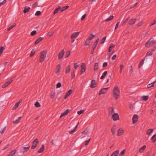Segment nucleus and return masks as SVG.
I'll use <instances>...</instances> for the list:
<instances>
[{
  "label": "nucleus",
  "mask_w": 156,
  "mask_h": 156,
  "mask_svg": "<svg viewBox=\"0 0 156 156\" xmlns=\"http://www.w3.org/2000/svg\"><path fill=\"white\" fill-rule=\"evenodd\" d=\"M112 92L113 97L116 100L118 99L120 94V89L118 85L115 86L113 88Z\"/></svg>",
  "instance_id": "1"
},
{
  "label": "nucleus",
  "mask_w": 156,
  "mask_h": 156,
  "mask_svg": "<svg viewBox=\"0 0 156 156\" xmlns=\"http://www.w3.org/2000/svg\"><path fill=\"white\" fill-rule=\"evenodd\" d=\"M47 51L44 50L41 51L39 54V60L40 62H42L44 60L47 54Z\"/></svg>",
  "instance_id": "2"
},
{
  "label": "nucleus",
  "mask_w": 156,
  "mask_h": 156,
  "mask_svg": "<svg viewBox=\"0 0 156 156\" xmlns=\"http://www.w3.org/2000/svg\"><path fill=\"white\" fill-rule=\"evenodd\" d=\"M156 44V42L153 38H151L145 44L146 47L149 48L151 47H152Z\"/></svg>",
  "instance_id": "3"
},
{
  "label": "nucleus",
  "mask_w": 156,
  "mask_h": 156,
  "mask_svg": "<svg viewBox=\"0 0 156 156\" xmlns=\"http://www.w3.org/2000/svg\"><path fill=\"white\" fill-rule=\"evenodd\" d=\"M30 148V146L28 145L27 144L26 145L25 147L22 146L20 148V150L23 153L27 152L28 151Z\"/></svg>",
  "instance_id": "4"
},
{
  "label": "nucleus",
  "mask_w": 156,
  "mask_h": 156,
  "mask_svg": "<svg viewBox=\"0 0 156 156\" xmlns=\"http://www.w3.org/2000/svg\"><path fill=\"white\" fill-rule=\"evenodd\" d=\"M111 118L114 121H116L119 120V114L117 113H115L111 116Z\"/></svg>",
  "instance_id": "5"
},
{
  "label": "nucleus",
  "mask_w": 156,
  "mask_h": 156,
  "mask_svg": "<svg viewBox=\"0 0 156 156\" xmlns=\"http://www.w3.org/2000/svg\"><path fill=\"white\" fill-rule=\"evenodd\" d=\"M38 143V139H36L32 143V145L31 147V149H35Z\"/></svg>",
  "instance_id": "6"
},
{
  "label": "nucleus",
  "mask_w": 156,
  "mask_h": 156,
  "mask_svg": "<svg viewBox=\"0 0 156 156\" xmlns=\"http://www.w3.org/2000/svg\"><path fill=\"white\" fill-rule=\"evenodd\" d=\"M108 87L106 88H104L101 89L98 95H101V94H105L107 91Z\"/></svg>",
  "instance_id": "7"
},
{
  "label": "nucleus",
  "mask_w": 156,
  "mask_h": 156,
  "mask_svg": "<svg viewBox=\"0 0 156 156\" xmlns=\"http://www.w3.org/2000/svg\"><path fill=\"white\" fill-rule=\"evenodd\" d=\"M99 41V39L98 38L96 40V41H95V42L94 44V46H93L92 48V51L91 53V54H93L94 50L96 46H97V45Z\"/></svg>",
  "instance_id": "8"
},
{
  "label": "nucleus",
  "mask_w": 156,
  "mask_h": 156,
  "mask_svg": "<svg viewBox=\"0 0 156 156\" xmlns=\"http://www.w3.org/2000/svg\"><path fill=\"white\" fill-rule=\"evenodd\" d=\"M65 53V52L63 50H62L59 53L58 55V59H61Z\"/></svg>",
  "instance_id": "9"
},
{
  "label": "nucleus",
  "mask_w": 156,
  "mask_h": 156,
  "mask_svg": "<svg viewBox=\"0 0 156 156\" xmlns=\"http://www.w3.org/2000/svg\"><path fill=\"white\" fill-rule=\"evenodd\" d=\"M138 116L137 115H134L132 118L133 123L134 124L136 123L138 121Z\"/></svg>",
  "instance_id": "10"
},
{
  "label": "nucleus",
  "mask_w": 156,
  "mask_h": 156,
  "mask_svg": "<svg viewBox=\"0 0 156 156\" xmlns=\"http://www.w3.org/2000/svg\"><path fill=\"white\" fill-rule=\"evenodd\" d=\"M114 110L113 108L110 107L108 108V114L111 116L114 113Z\"/></svg>",
  "instance_id": "11"
},
{
  "label": "nucleus",
  "mask_w": 156,
  "mask_h": 156,
  "mask_svg": "<svg viewBox=\"0 0 156 156\" xmlns=\"http://www.w3.org/2000/svg\"><path fill=\"white\" fill-rule=\"evenodd\" d=\"M124 130L122 128H120L117 131V135L120 136L122 135L124 133Z\"/></svg>",
  "instance_id": "12"
},
{
  "label": "nucleus",
  "mask_w": 156,
  "mask_h": 156,
  "mask_svg": "<svg viewBox=\"0 0 156 156\" xmlns=\"http://www.w3.org/2000/svg\"><path fill=\"white\" fill-rule=\"evenodd\" d=\"M22 101V100L21 99L18 102L16 103L15 105L12 108V109L15 110L16 109L19 105L20 104L21 102Z\"/></svg>",
  "instance_id": "13"
},
{
  "label": "nucleus",
  "mask_w": 156,
  "mask_h": 156,
  "mask_svg": "<svg viewBox=\"0 0 156 156\" xmlns=\"http://www.w3.org/2000/svg\"><path fill=\"white\" fill-rule=\"evenodd\" d=\"M96 86V84L95 82V81L94 80H92L91 81L90 87L93 88H95Z\"/></svg>",
  "instance_id": "14"
},
{
  "label": "nucleus",
  "mask_w": 156,
  "mask_h": 156,
  "mask_svg": "<svg viewBox=\"0 0 156 156\" xmlns=\"http://www.w3.org/2000/svg\"><path fill=\"white\" fill-rule=\"evenodd\" d=\"M70 110L69 109H68L66 110L64 112L62 113L61 115H60V118H61L62 117L67 115L68 113L69 112Z\"/></svg>",
  "instance_id": "15"
},
{
  "label": "nucleus",
  "mask_w": 156,
  "mask_h": 156,
  "mask_svg": "<svg viewBox=\"0 0 156 156\" xmlns=\"http://www.w3.org/2000/svg\"><path fill=\"white\" fill-rule=\"evenodd\" d=\"M13 80L12 79H11L9 81H8L5 83H4L2 85V87L3 88H5L8 85L11 83L12 81Z\"/></svg>",
  "instance_id": "16"
},
{
  "label": "nucleus",
  "mask_w": 156,
  "mask_h": 156,
  "mask_svg": "<svg viewBox=\"0 0 156 156\" xmlns=\"http://www.w3.org/2000/svg\"><path fill=\"white\" fill-rule=\"evenodd\" d=\"M61 65L59 64H58L56 66V71L55 73L56 74L59 73L60 72L61 70Z\"/></svg>",
  "instance_id": "17"
},
{
  "label": "nucleus",
  "mask_w": 156,
  "mask_h": 156,
  "mask_svg": "<svg viewBox=\"0 0 156 156\" xmlns=\"http://www.w3.org/2000/svg\"><path fill=\"white\" fill-rule=\"evenodd\" d=\"M79 33V32H78L73 34L71 36V38L74 39L76 38L78 36Z\"/></svg>",
  "instance_id": "18"
},
{
  "label": "nucleus",
  "mask_w": 156,
  "mask_h": 156,
  "mask_svg": "<svg viewBox=\"0 0 156 156\" xmlns=\"http://www.w3.org/2000/svg\"><path fill=\"white\" fill-rule=\"evenodd\" d=\"M44 150V144L42 145L41 147L37 151L38 153H41L43 152Z\"/></svg>",
  "instance_id": "19"
},
{
  "label": "nucleus",
  "mask_w": 156,
  "mask_h": 156,
  "mask_svg": "<svg viewBox=\"0 0 156 156\" xmlns=\"http://www.w3.org/2000/svg\"><path fill=\"white\" fill-rule=\"evenodd\" d=\"M136 19H131L129 22V25H131L134 24L136 21Z\"/></svg>",
  "instance_id": "20"
},
{
  "label": "nucleus",
  "mask_w": 156,
  "mask_h": 156,
  "mask_svg": "<svg viewBox=\"0 0 156 156\" xmlns=\"http://www.w3.org/2000/svg\"><path fill=\"white\" fill-rule=\"evenodd\" d=\"M43 38L42 37H39L35 41V44H37L39 43L43 40Z\"/></svg>",
  "instance_id": "21"
},
{
  "label": "nucleus",
  "mask_w": 156,
  "mask_h": 156,
  "mask_svg": "<svg viewBox=\"0 0 156 156\" xmlns=\"http://www.w3.org/2000/svg\"><path fill=\"white\" fill-rule=\"evenodd\" d=\"M98 63H95L94 66V71L97 72L98 69Z\"/></svg>",
  "instance_id": "22"
},
{
  "label": "nucleus",
  "mask_w": 156,
  "mask_h": 156,
  "mask_svg": "<svg viewBox=\"0 0 156 156\" xmlns=\"http://www.w3.org/2000/svg\"><path fill=\"white\" fill-rule=\"evenodd\" d=\"M61 9V7L58 6L57 8L55 9L53 12L54 15L58 13Z\"/></svg>",
  "instance_id": "23"
},
{
  "label": "nucleus",
  "mask_w": 156,
  "mask_h": 156,
  "mask_svg": "<svg viewBox=\"0 0 156 156\" xmlns=\"http://www.w3.org/2000/svg\"><path fill=\"white\" fill-rule=\"evenodd\" d=\"M115 47V45L111 43L110 44V47L108 48V52H110L111 50L114 48Z\"/></svg>",
  "instance_id": "24"
},
{
  "label": "nucleus",
  "mask_w": 156,
  "mask_h": 156,
  "mask_svg": "<svg viewBox=\"0 0 156 156\" xmlns=\"http://www.w3.org/2000/svg\"><path fill=\"white\" fill-rule=\"evenodd\" d=\"M156 82V81L155 80L151 83L148 84L147 85V87L148 88H150L151 87H153L154 86V84Z\"/></svg>",
  "instance_id": "25"
},
{
  "label": "nucleus",
  "mask_w": 156,
  "mask_h": 156,
  "mask_svg": "<svg viewBox=\"0 0 156 156\" xmlns=\"http://www.w3.org/2000/svg\"><path fill=\"white\" fill-rule=\"evenodd\" d=\"M116 129V126L114 125L113 126L111 129V132L113 135L115 134Z\"/></svg>",
  "instance_id": "26"
},
{
  "label": "nucleus",
  "mask_w": 156,
  "mask_h": 156,
  "mask_svg": "<svg viewBox=\"0 0 156 156\" xmlns=\"http://www.w3.org/2000/svg\"><path fill=\"white\" fill-rule=\"evenodd\" d=\"M21 118V117H19L17 118V119L15 121H14L13 122V123L14 124H17L19 123V121Z\"/></svg>",
  "instance_id": "27"
},
{
  "label": "nucleus",
  "mask_w": 156,
  "mask_h": 156,
  "mask_svg": "<svg viewBox=\"0 0 156 156\" xmlns=\"http://www.w3.org/2000/svg\"><path fill=\"white\" fill-rule=\"evenodd\" d=\"M151 140L153 142H155L156 141V134H154L151 137Z\"/></svg>",
  "instance_id": "28"
},
{
  "label": "nucleus",
  "mask_w": 156,
  "mask_h": 156,
  "mask_svg": "<svg viewBox=\"0 0 156 156\" xmlns=\"http://www.w3.org/2000/svg\"><path fill=\"white\" fill-rule=\"evenodd\" d=\"M153 131V129H148L147 131L146 134L148 135H150L151 133Z\"/></svg>",
  "instance_id": "29"
},
{
  "label": "nucleus",
  "mask_w": 156,
  "mask_h": 156,
  "mask_svg": "<svg viewBox=\"0 0 156 156\" xmlns=\"http://www.w3.org/2000/svg\"><path fill=\"white\" fill-rule=\"evenodd\" d=\"M70 68L69 66H68L66 68L65 70V73H68L70 72Z\"/></svg>",
  "instance_id": "30"
},
{
  "label": "nucleus",
  "mask_w": 156,
  "mask_h": 156,
  "mask_svg": "<svg viewBox=\"0 0 156 156\" xmlns=\"http://www.w3.org/2000/svg\"><path fill=\"white\" fill-rule=\"evenodd\" d=\"M79 124V123H78L76 126H75L74 129H73V130L69 132V133L70 134H73L75 131L76 129L77 128L78 125Z\"/></svg>",
  "instance_id": "31"
},
{
  "label": "nucleus",
  "mask_w": 156,
  "mask_h": 156,
  "mask_svg": "<svg viewBox=\"0 0 156 156\" xmlns=\"http://www.w3.org/2000/svg\"><path fill=\"white\" fill-rule=\"evenodd\" d=\"M16 150H14L12 151L8 154V156H12L16 153Z\"/></svg>",
  "instance_id": "32"
},
{
  "label": "nucleus",
  "mask_w": 156,
  "mask_h": 156,
  "mask_svg": "<svg viewBox=\"0 0 156 156\" xmlns=\"http://www.w3.org/2000/svg\"><path fill=\"white\" fill-rule=\"evenodd\" d=\"M146 147L145 145L143 147L140 149L139 150V152L140 153L143 152L145 149Z\"/></svg>",
  "instance_id": "33"
},
{
  "label": "nucleus",
  "mask_w": 156,
  "mask_h": 156,
  "mask_svg": "<svg viewBox=\"0 0 156 156\" xmlns=\"http://www.w3.org/2000/svg\"><path fill=\"white\" fill-rule=\"evenodd\" d=\"M30 9V8L29 7H25L24 9L23 10V12L24 13L28 12Z\"/></svg>",
  "instance_id": "34"
},
{
  "label": "nucleus",
  "mask_w": 156,
  "mask_h": 156,
  "mask_svg": "<svg viewBox=\"0 0 156 156\" xmlns=\"http://www.w3.org/2000/svg\"><path fill=\"white\" fill-rule=\"evenodd\" d=\"M55 95V93L54 91H52L51 93L50 96L51 98H54Z\"/></svg>",
  "instance_id": "35"
},
{
  "label": "nucleus",
  "mask_w": 156,
  "mask_h": 156,
  "mask_svg": "<svg viewBox=\"0 0 156 156\" xmlns=\"http://www.w3.org/2000/svg\"><path fill=\"white\" fill-rule=\"evenodd\" d=\"M107 74V72L106 71H105L103 73L102 76H101V79H103L105 77V76Z\"/></svg>",
  "instance_id": "36"
},
{
  "label": "nucleus",
  "mask_w": 156,
  "mask_h": 156,
  "mask_svg": "<svg viewBox=\"0 0 156 156\" xmlns=\"http://www.w3.org/2000/svg\"><path fill=\"white\" fill-rule=\"evenodd\" d=\"M95 36V35H93L92 34H91L90 36L88 37L87 39L90 41L93 37Z\"/></svg>",
  "instance_id": "37"
},
{
  "label": "nucleus",
  "mask_w": 156,
  "mask_h": 156,
  "mask_svg": "<svg viewBox=\"0 0 156 156\" xmlns=\"http://www.w3.org/2000/svg\"><path fill=\"white\" fill-rule=\"evenodd\" d=\"M113 17H114V16H110L108 18L106 19L105 20V21H106V22L109 21L111 20H112L113 18Z\"/></svg>",
  "instance_id": "38"
},
{
  "label": "nucleus",
  "mask_w": 156,
  "mask_h": 156,
  "mask_svg": "<svg viewBox=\"0 0 156 156\" xmlns=\"http://www.w3.org/2000/svg\"><path fill=\"white\" fill-rule=\"evenodd\" d=\"M142 98L144 101H147L148 98V96H142Z\"/></svg>",
  "instance_id": "39"
},
{
  "label": "nucleus",
  "mask_w": 156,
  "mask_h": 156,
  "mask_svg": "<svg viewBox=\"0 0 156 156\" xmlns=\"http://www.w3.org/2000/svg\"><path fill=\"white\" fill-rule=\"evenodd\" d=\"M106 38V36L104 37L101 40L100 44H103Z\"/></svg>",
  "instance_id": "40"
},
{
  "label": "nucleus",
  "mask_w": 156,
  "mask_h": 156,
  "mask_svg": "<svg viewBox=\"0 0 156 156\" xmlns=\"http://www.w3.org/2000/svg\"><path fill=\"white\" fill-rule=\"evenodd\" d=\"M69 7V6L67 5L66 6H64L61 9V8L60 11L61 12H62L65 9H67Z\"/></svg>",
  "instance_id": "41"
},
{
  "label": "nucleus",
  "mask_w": 156,
  "mask_h": 156,
  "mask_svg": "<svg viewBox=\"0 0 156 156\" xmlns=\"http://www.w3.org/2000/svg\"><path fill=\"white\" fill-rule=\"evenodd\" d=\"M145 60V59H143L140 63L139 65V67L140 68L141 66L143 65L144 63V62Z\"/></svg>",
  "instance_id": "42"
},
{
  "label": "nucleus",
  "mask_w": 156,
  "mask_h": 156,
  "mask_svg": "<svg viewBox=\"0 0 156 156\" xmlns=\"http://www.w3.org/2000/svg\"><path fill=\"white\" fill-rule=\"evenodd\" d=\"M72 92L73 90H69L66 94H67V96H69L72 93Z\"/></svg>",
  "instance_id": "43"
},
{
  "label": "nucleus",
  "mask_w": 156,
  "mask_h": 156,
  "mask_svg": "<svg viewBox=\"0 0 156 156\" xmlns=\"http://www.w3.org/2000/svg\"><path fill=\"white\" fill-rule=\"evenodd\" d=\"M90 41L89 40L87 39L85 41V46L89 45L90 43Z\"/></svg>",
  "instance_id": "44"
},
{
  "label": "nucleus",
  "mask_w": 156,
  "mask_h": 156,
  "mask_svg": "<svg viewBox=\"0 0 156 156\" xmlns=\"http://www.w3.org/2000/svg\"><path fill=\"white\" fill-rule=\"evenodd\" d=\"M125 152V150H123L122 151H121L120 153L119 156H123Z\"/></svg>",
  "instance_id": "45"
},
{
  "label": "nucleus",
  "mask_w": 156,
  "mask_h": 156,
  "mask_svg": "<svg viewBox=\"0 0 156 156\" xmlns=\"http://www.w3.org/2000/svg\"><path fill=\"white\" fill-rule=\"evenodd\" d=\"M35 50L34 49H33L31 51V53L30 55V57H32V56H33L35 53Z\"/></svg>",
  "instance_id": "46"
},
{
  "label": "nucleus",
  "mask_w": 156,
  "mask_h": 156,
  "mask_svg": "<svg viewBox=\"0 0 156 156\" xmlns=\"http://www.w3.org/2000/svg\"><path fill=\"white\" fill-rule=\"evenodd\" d=\"M144 22L143 21H142L140 22H139V23H138L137 24V26L138 27H140L143 24H144Z\"/></svg>",
  "instance_id": "47"
},
{
  "label": "nucleus",
  "mask_w": 156,
  "mask_h": 156,
  "mask_svg": "<svg viewBox=\"0 0 156 156\" xmlns=\"http://www.w3.org/2000/svg\"><path fill=\"white\" fill-rule=\"evenodd\" d=\"M34 105L37 108L41 106L40 104L39 103V102L38 101H36V102L34 104Z\"/></svg>",
  "instance_id": "48"
},
{
  "label": "nucleus",
  "mask_w": 156,
  "mask_h": 156,
  "mask_svg": "<svg viewBox=\"0 0 156 156\" xmlns=\"http://www.w3.org/2000/svg\"><path fill=\"white\" fill-rule=\"evenodd\" d=\"M16 24L14 23L10 27H9L7 29L8 31L10 30L13 27H14L16 26Z\"/></svg>",
  "instance_id": "49"
},
{
  "label": "nucleus",
  "mask_w": 156,
  "mask_h": 156,
  "mask_svg": "<svg viewBox=\"0 0 156 156\" xmlns=\"http://www.w3.org/2000/svg\"><path fill=\"white\" fill-rule=\"evenodd\" d=\"M70 54V51H68L66 53L65 55V57H68Z\"/></svg>",
  "instance_id": "50"
},
{
  "label": "nucleus",
  "mask_w": 156,
  "mask_h": 156,
  "mask_svg": "<svg viewBox=\"0 0 156 156\" xmlns=\"http://www.w3.org/2000/svg\"><path fill=\"white\" fill-rule=\"evenodd\" d=\"M4 50V48L3 47H0V56L1 55L3 51Z\"/></svg>",
  "instance_id": "51"
},
{
  "label": "nucleus",
  "mask_w": 156,
  "mask_h": 156,
  "mask_svg": "<svg viewBox=\"0 0 156 156\" xmlns=\"http://www.w3.org/2000/svg\"><path fill=\"white\" fill-rule=\"evenodd\" d=\"M119 153V151L118 150H117L115 151H114L112 154L111 156H112L113 155H117V154Z\"/></svg>",
  "instance_id": "52"
},
{
  "label": "nucleus",
  "mask_w": 156,
  "mask_h": 156,
  "mask_svg": "<svg viewBox=\"0 0 156 156\" xmlns=\"http://www.w3.org/2000/svg\"><path fill=\"white\" fill-rule=\"evenodd\" d=\"M71 77L72 79L74 78L75 77V74L74 73V71L73 70L71 73Z\"/></svg>",
  "instance_id": "53"
},
{
  "label": "nucleus",
  "mask_w": 156,
  "mask_h": 156,
  "mask_svg": "<svg viewBox=\"0 0 156 156\" xmlns=\"http://www.w3.org/2000/svg\"><path fill=\"white\" fill-rule=\"evenodd\" d=\"M124 67V66L123 65L121 64L120 66V72L121 73L122 72V70L123 68Z\"/></svg>",
  "instance_id": "54"
},
{
  "label": "nucleus",
  "mask_w": 156,
  "mask_h": 156,
  "mask_svg": "<svg viewBox=\"0 0 156 156\" xmlns=\"http://www.w3.org/2000/svg\"><path fill=\"white\" fill-rule=\"evenodd\" d=\"M152 53L151 52V51H149L147 53L146 55V56H145V57L146 56H151L152 55Z\"/></svg>",
  "instance_id": "55"
},
{
  "label": "nucleus",
  "mask_w": 156,
  "mask_h": 156,
  "mask_svg": "<svg viewBox=\"0 0 156 156\" xmlns=\"http://www.w3.org/2000/svg\"><path fill=\"white\" fill-rule=\"evenodd\" d=\"M61 83L60 82L58 83L56 85V88H59L61 87Z\"/></svg>",
  "instance_id": "56"
},
{
  "label": "nucleus",
  "mask_w": 156,
  "mask_h": 156,
  "mask_svg": "<svg viewBox=\"0 0 156 156\" xmlns=\"http://www.w3.org/2000/svg\"><path fill=\"white\" fill-rule=\"evenodd\" d=\"M84 112V110H81L79 111H77V114L79 115H80L81 114H83Z\"/></svg>",
  "instance_id": "57"
},
{
  "label": "nucleus",
  "mask_w": 156,
  "mask_h": 156,
  "mask_svg": "<svg viewBox=\"0 0 156 156\" xmlns=\"http://www.w3.org/2000/svg\"><path fill=\"white\" fill-rule=\"evenodd\" d=\"M81 66L82 69H86V65L84 63H82Z\"/></svg>",
  "instance_id": "58"
},
{
  "label": "nucleus",
  "mask_w": 156,
  "mask_h": 156,
  "mask_svg": "<svg viewBox=\"0 0 156 156\" xmlns=\"http://www.w3.org/2000/svg\"><path fill=\"white\" fill-rule=\"evenodd\" d=\"M41 12L40 11H37L36 12V13L35 14V15L36 16H39L40 15Z\"/></svg>",
  "instance_id": "59"
},
{
  "label": "nucleus",
  "mask_w": 156,
  "mask_h": 156,
  "mask_svg": "<svg viewBox=\"0 0 156 156\" xmlns=\"http://www.w3.org/2000/svg\"><path fill=\"white\" fill-rule=\"evenodd\" d=\"M36 33V30H34L31 32L30 33V35L32 36L34 35Z\"/></svg>",
  "instance_id": "60"
},
{
  "label": "nucleus",
  "mask_w": 156,
  "mask_h": 156,
  "mask_svg": "<svg viewBox=\"0 0 156 156\" xmlns=\"http://www.w3.org/2000/svg\"><path fill=\"white\" fill-rule=\"evenodd\" d=\"M6 130V127H4L3 129H2V130L0 131V133L1 134L4 133L5 131Z\"/></svg>",
  "instance_id": "61"
},
{
  "label": "nucleus",
  "mask_w": 156,
  "mask_h": 156,
  "mask_svg": "<svg viewBox=\"0 0 156 156\" xmlns=\"http://www.w3.org/2000/svg\"><path fill=\"white\" fill-rule=\"evenodd\" d=\"M53 32H49L48 33V36L49 37H50L53 35Z\"/></svg>",
  "instance_id": "62"
},
{
  "label": "nucleus",
  "mask_w": 156,
  "mask_h": 156,
  "mask_svg": "<svg viewBox=\"0 0 156 156\" xmlns=\"http://www.w3.org/2000/svg\"><path fill=\"white\" fill-rule=\"evenodd\" d=\"M79 66V65L76 63H75L74 64V67L75 69H76Z\"/></svg>",
  "instance_id": "63"
},
{
  "label": "nucleus",
  "mask_w": 156,
  "mask_h": 156,
  "mask_svg": "<svg viewBox=\"0 0 156 156\" xmlns=\"http://www.w3.org/2000/svg\"><path fill=\"white\" fill-rule=\"evenodd\" d=\"M129 72L130 73H132L133 72V69L132 67L131 66L129 67Z\"/></svg>",
  "instance_id": "64"
}]
</instances>
